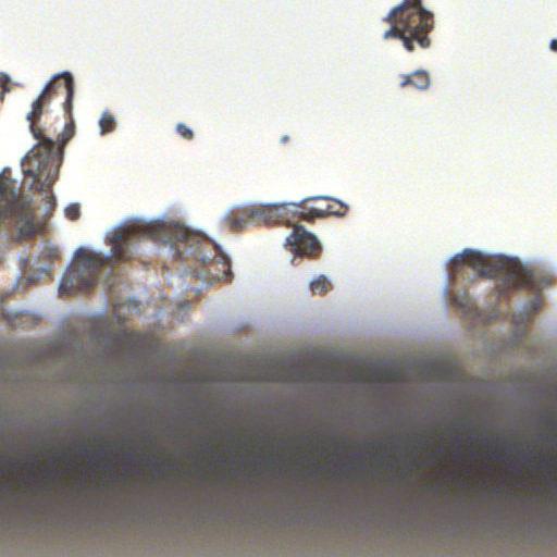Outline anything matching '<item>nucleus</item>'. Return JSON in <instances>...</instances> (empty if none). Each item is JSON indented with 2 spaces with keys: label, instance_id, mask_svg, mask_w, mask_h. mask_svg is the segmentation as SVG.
<instances>
[{
  "label": "nucleus",
  "instance_id": "f8f14e48",
  "mask_svg": "<svg viewBox=\"0 0 557 557\" xmlns=\"http://www.w3.org/2000/svg\"><path fill=\"white\" fill-rule=\"evenodd\" d=\"M67 115V122L65 123V127L63 132L58 137L59 147H55V149H60L62 151V147L66 145L70 139L74 136L75 133V125L73 120V114H66ZM63 153V152H61ZM62 161V154H60V162Z\"/></svg>",
  "mask_w": 557,
  "mask_h": 557
},
{
  "label": "nucleus",
  "instance_id": "5701e85b",
  "mask_svg": "<svg viewBox=\"0 0 557 557\" xmlns=\"http://www.w3.org/2000/svg\"><path fill=\"white\" fill-rule=\"evenodd\" d=\"M457 448H458V450H460L462 448V443L461 442H458Z\"/></svg>",
  "mask_w": 557,
  "mask_h": 557
},
{
  "label": "nucleus",
  "instance_id": "9b49d317",
  "mask_svg": "<svg viewBox=\"0 0 557 557\" xmlns=\"http://www.w3.org/2000/svg\"><path fill=\"white\" fill-rule=\"evenodd\" d=\"M399 84L403 88L412 86L416 89L424 90L429 88L431 79L428 72L418 70L412 74L401 75Z\"/></svg>",
  "mask_w": 557,
  "mask_h": 557
},
{
  "label": "nucleus",
  "instance_id": "f03ea898",
  "mask_svg": "<svg viewBox=\"0 0 557 557\" xmlns=\"http://www.w3.org/2000/svg\"><path fill=\"white\" fill-rule=\"evenodd\" d=\"M466 267L475 272L474 280L478 277L497 278L495 289L500 296L512 289H539L543 284H548V281L542 277L537 271L523 265L516 259L504 257L488 259L472 249H465L454 257L450 263V275L454 278L462 276Z\"/></svg>",
  "mask_w": 557,
  "mask_h": 557
},
{
  "label": "nucleus",
  "instance_id": "4468645a",
  "mask_svg": "<svg viewBox=\"0 0 557 557\" xmlns=\"http://www.w3.org/2000/svg\"><path fill=\"white\" fill-rule=\"evenodd\" d=\"M99 126L101 135H106L108 133L113 132L116 126L115 117L113 116V114L109 111L102 112L101 117L99 120Z\"/></svg>",
  "mask_w": 557,
  "mask_h": 557
},
{
  "label": "nucleus",
  "instance_id": "6e6552de",
  "mask_svg": "<svg viewBox=\"0 0 557 557\" xmlns=\"http://www.w3.org/2000/svg\"><path fill=\"white\" fill-rule=\"evenodd\" d=\"M41 94L50 101L59 96L64 97L63 109L71 115L73 110L74 78L70 72H63L54 75L45 86Z\"/></svg>",
  "mask_w": 557,
  "mask_h": 557
},
{
  "label": "nucleus",
  "instance_id": "6ab92c4d",
  "mask_svg": "<svg viewBox=\"0 0 557 557\" xmlns=\"http://www.w3.org/2000/svg\"><path fill=\"white\" fill-rule=\"evenodd\" d=\"M454 301H455V304H456L458 307L462 308L465 311H470V310H471V308H472V305L470 304V301H469L468 299H466L465 301H461V300H459V299H458V297L456 296V297L454 298Z\"/></svg>",
  "mask_w": 557,
  "mask_h": 557
},
{
  "label": "nucleus",
  "instance_id": "0eeeda50",
  "mask_svg": "<svg viewBox=\"0 0 557 557\" xmlns=\"http://www.w3.org/2000/svg\"><path fill=\"white\" fill-rule=\"evenodd\" d=\"M289 207L286 203L246 205L231 210L224 221L233 232H240L250 225H271L288 221Z\"/></svg>",
  "mask_w": 557,
  "mask_h": 557
},
{
  "label": "nucleus",
  "instance_id": "ddd939ff",
  "mask_svg": "<svg viewBox=\"0 0 557 557\" xmlns=\"http://www.w3.org/2000/svg\"><path fill=\"white\" fill-rule=\"evenodd\" d=\"M331 282L324 275H320L310 283V290L314 295H324L331 289Z\"/></svg>",
  "mask_w": 557,
  "mask_h": 557
},
{
  "label": "nucleus",
  "instance_id": "dca6fc26",
  "mask_svg": "<svg viewBox=\"0 0 557 557\" xmlns=\"http://www.w3.org/2000/svg\"><path fill=\"white\" fill-rule=\"evenodd\" d=\"M317 208L321 209L322 215L327 216L329 197H309Z\"/></svg>",
  "mask_w": 557,
  "mask_h": 557
},
{
  "label": "nucleus",
  "instance_id": "f257e3e1",
  "mask_svg": "<svg viewBox=\"0 0 557 557\" xmlns=\"http://www.w3.org/2000/svg\"><path fill=\"white\" fill-rule=\"evenodd\" d=\"M144 237H149L156 242L180 243L182 248H175L180 257L184 253H188L196 261L202 263L219 259L224 265L230 267L228 260L222 255L215 243L178 224H145L137 221L126 224L116 230L110 239L112 257L116 261H127L132 259L135 243Z\"/></svg>",
  "mask_w": 557,
  "mask_h": 557
},
{
  "label": "nucleus",
  "instance_id": "f3484780",
  "mask_svg": "<svg viewBox=\"0 0 557 557\" xmlns=\"http://www.w3.org/2000/svg\"><path fill=\"white\" fill-rule=\"evenodd\" d=\"M81 210L77 203H72L65 208V215L67 219L75 221L79 218Z\"/></svg>",
  "mask_w": 557,
  "mask_h": 557
},
{
  "label": "nucleus",
  "instance_id": "412c9836",
  "mask_svg": "<svg viewBox=\"0 0 557 557\" xmlns=\"http://www.w3.org/2000/svg\"><path fill=\"white\" fill-rule=\"evenodd\" d=\"M550 49L557 51V39H553L550 41Z\"/></svg>",
  "mask_w": 557,
  "mask_h": 557
},
{
  "label": "nucleus",
  "instance_id": "2eb2a0df",
  "mask_svg": "<svg viewBox=\"0 0 557 557\" xmlns=\"http://www.w3.org/2000/svg\"><path fill=\"white\" fill-rule=\"evenodd\" d=\"M348 210V207L343 203L342 201L329 198V209H327V216L329 215H336V216H344Z\"/></svg>",
  "mask_w": 557,
  "mask_h": 557
},
{
  "label": "nucleus",
  "instance_id": "20e7f679",
  "mask_svg": "<svg viewBox=\"0 0 557 557\" xmlns=\"http://www.w3.org/2000/svg\"><path fill=\"white\" fill-rule=\"evenodd\" d=\"M385 21L391 27L383 34L384 39H400L409 52L416 46L422 49L430 47L429 34L434 26L433 14L422 7L421 0H404L387 14Z\"/></svg>",
  "mask_w": 557,
  "mask_h": 557
},
{
  "label": "nucleus",
  "instance_id": "aec40b11",
  "mask_svg": "<svg viewBox=\"0 0 557 557\" xmlns=\"http://www.w3.org/2000/svg\"><path fill=\"white\" fill-rule=\"evenodd\" d=\"M9 77L7 75H0V87H3L4 85H7L9 83ZM3 94L4 91H1L0 90V98L3 97Z\"/></svg>",
  "mask_w": 557,
  "mask_h": 557
},
{
  "label": "nucleus",
  "instance_id": "4be33fe9",
  "mask_svg": "<svg viewBox=\"0 0 557 557\" xmlns=\"http://www.w3.org/2000/svg\"><path fill=\"white\" fill-rule=\"evenodd\" d=\"M486 443L488 446H493L494 445V442L491 440V438H485Z\"/></svg>",
  "mask_w": 557,
  "mask_h": 557
},
{
  "label": "nucleus",
  "instance_id": "7ed1b4c3",
  "mask_svg": "<svg viewBox=\"0 0 557 557\" xmlns=\"http://www.w3.org/2000/svg\"><path fill=\"white\" fill-rule=\"evenodd\" d=\"M51 101L42 94L32 103V109L27 113V121L33 136L38 144L24 158L23 166L25 176L34 177L35 184L40 185V189H49L55 182L60 168V149H55V143L44 136L42 129L38 123L45 112V108Z\"/></svg>",
  "mask_w": 557,
  "mask_h": 557
},
{
  "label": "nucleus",
  "instance_id": "1a4fd4ad",
  "mask_svg": "<svg viewBox=\"0 0 557 557\" xmlns=\"http://www.w3.org/2000/svg\"><path fill=\"white\" fill-rule=\"evenodd\" d=\"M286 242L297 255H313L321 249L315 236L309 233L302 225H295Z\"/></svg>",
  "mask_w": 557,
  "mask_h": 557
},
{
  "label": "nucleus",
  "instance_id": "423d86ee",
  "mask_svg": "<svg viewBox=\"0 0 557 557\" xmlns=\"http://www.w3.org/2000/svg\"><path fill=\"white\" fill-rule=\"evenodd\" d=\"M107 259L100 253L79 248L73 265L65 272L60 284L61 293L85 292L94 287Z\"/></svg>",
  "mask_w": 557,
  "mask_h": 557
},
{
  "label": "nucleus",
  "instance_id": "39448f33",
  "mask_svg": "<svg viewBox=\"0 0 557 557\" xmlns=\"http://www.w3.org/2000/svg\"><path fill=\"white\" fill-rule=\"evenodd\" d=\"M9 220L21 236L36 233L32 200L16 191L14 182L0 177V223Z\"/></svg>",
  "mask_w": 557,
  "mask_h": 557
},
{
  "label": "nucleus",
  "instance_id": "9d476101",
  "mask_svg": "<svg viewBox=\"0 0 557 557\" xmlns=\"http://www.w3.org/2000/svg\"><path fill=\"white\" fill-rule=\"evenodd\" d=\"M286 205L289 207L288 216L292 215L308 222L324 218L321 213V209L317 208L310 198H306L297 205Z\"/></svg>",
  "mask_w": 557,
  "mask_h": 557
},
{
  "label": "nucleus",
  "instance_id": "a211bd4d",
  "mask_svg": "<svg viewBox=\"0 0 557 557\" xmlns=\"http://www.w3.org/2000/svg\"><path fill=\"white\" fill-rule=\"evenodd\" d=\"M176 132L185 139L190 140L194 137L193 131L185 125L184 123H178L176 125Z\"/></svg>",
  "mask_w": 557,
  "mask_h": 557
}]
</instances>
